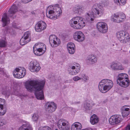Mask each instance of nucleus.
Instances as JSON below:
<instances>
[{
    "label": "nucleus",
    "mask_w": 130,
    "mask_h": 130,
    "mask_svg": "<svg viewBox=\"0 0 130 130\" xmlns=\"http://www.w3.org/2000/svg\"><path fill=\"white\" fill-rule=\"evenodd\" d=\"M108 68L114 71L122 70L124 69V67L120 63L114 62L110 64Z\"/></svg>",
    "instance_id": "nucleus-14"
},
{
    "label": "nucleus",
    "mask_w": 130,
    "mask_h": 130,
    "mask_svg": "<svg viewBox=\"0 0 130 130\" xmlns=\"http://www.w3.org/2000/svg\"><path fill=\"white\" fill-rule=\"evenodd\" d=\"M85 9L83 6L79 5L75 6L73 9V11L75 13L80 14Z\"/></svg>",
    "instance_id": "nucleus-24"
},
{
    "label": "nucleus",
    "mask_w": 130,
    "mask_h": 130,
    "mask_svg": "<svg viewBox=\"0 0 130 130\" xmlns=\"http://www.w3.org/2000/svg\"><path fill=\"white\" fill-rule=\"evenodd\" d=\"M29 69L32 72H38L41 67L39 63L36 60L31 61L29 64Z\"/></svg>",
    "instance_id": "nucleus-11"
},
{
    "label": "nucleus",
    "mask_w": 130,
    "mask_h": 130,
    "mask_svg": "<svg viewBox=\"0 0 130 130\" xmlns=\"http://www.w3.org/2000/svg\"><path fill=\"white\" fill-rule=\"evenodd\" d=\"M45 83V81L44 80L32 79L26 82L25 86L28 91H35V94L38 99L42 100L44 99L43 89Z\"/></svg>",
    "instance_id": "nucleus-1"
},
{
    "label": "nucleus",
    "mask_w": 130,
    "mask_h": 130,
    "mask_svg": "<svg viewBox=\"0 0 130 130\" xmlns=\"http://www.w3.org/2000/svg\"><path fill=\"white\" fill-rule=\"evenodd\" d=\"M55 130H58L57 129H56Z\"/></svg>",
    "instance_id": "nucleus-48"
},
{
    "label": "nucleus",
    "mask_w": 130,
    "mask_h": 130,
    "mask_svg": "<svg viewBox=\"0 0 130 130\" xmlns=\"http://www.w3.org/2000/svg\"><path fill=\"white\" fill-rule=\"evenodd\" d=\"M38 130H51V128L47 126L40 127Z\"/></svg>",
    "instance_id": "nucleus-37"
},
{
    "label": "nucleus",
    "mask_w": 130,
    "mask_h": 130,
    "mask_svg": "<svg viewBox=\"0 0 130 130\" xmlns=\"http://www.w3.org/2000/svg\"><path fill=\"white\" fill-rule=\"evenodd\" d=\"M96 26L99 31L101 33H104L107 31V25L105 23L102 22H98Z\"/></svg>",
    "instance_id": "nucleus-16"
},
{
    "label": "nucleus",
    "mask_w": 130,
    "mask_h": 130,
    "mask_svg": "<svg viewBox=\"0 0 130 130\" xmlns=\"http://www.w3.org/2000/svg\"><path fill=\"white\" fill-rule=\"evenodd\" d=\"M18 11L17 6L15 5H13L9 10L8 13L10 17H12Z\"/></svg>",
    "instance_id": "nucleus-28"
},
{
    "label": "nucleus",
    "mask_w": 130,
    "mask_h": 130,
    "mask_svg": "<svg viewBox=\"0 0 130 130\" xmlns=\"http://www.w3.org/2000/svg\"><path fill=\"white\" fill-rule=\"evenodd\" d=\"M97 58L96 55L91 54L89 55L86 59V61L88 64H93L97 62Z\"/></svg>",
    "instance_id": "nucleus-20"
},
{
    "label": "nucleus",
    "mask_w": 130,
    "mask_h": 130,
    "mask_svg": "<svg viewBox=\"0 0 130 130\" xmlns=\"http://www.w3.org/2000/svg\"><path fill=\"white\" fill-rule=\"evenodd\" d=\"M73 79L75 81H77L79 80H81V78L79 77L76 76H74L73 78Z\"/></svg>",
    "instance_id": "nucleus-39"
},
{
    "label": "nucleus",
    "mask_w": 130,
    "mask_h": 130,
    "mask_svg": "<svg viewBox=\"0 0 130 130\" xmlns=\"http://www.w3.org/2000/svg\"><path fill=\"white\" fill-rule=\"evenodd\" d=\"M76 67L74 66H73L71 67V69L73 70H74V69H75V70H76Z\"/></svg>",
    "instance_id": "nucleus-43"
},
{
    "label": "nucleus",
    "mask_w": 130,
    "mask_h": 130,
    "mask_svg": "<svg viewBox=\"0 0 130 130\" xmlns=\"http://www.w3.org/2000/svg\"><path fill=\"white\" fill-rule=\"evenodd\" d=\"M2 93L4 95H5L6 96H7L8 98L10 94V93L8 91L3 92H2Z\"/></svg>",
    "instance_id": "nucleus-40"
},
{
    "label": "nucleus",
    "mask_w": 130,
    "mask_h": 130,
    "mask_svg": "<svg viewBox=\"0 0 130 130\" xmlns=\"http://www.w3.org/2000/svg\"><path fill=\"white\" fill-rule=\"evenodd\" d=\"M32 12V14H35V13H34V12H33V13H32V12Z\"/></svg>",
    "instance_id": "nucleus-47"
},
{
    "label": "nucleus",
    "mask_w": 130,
    "mask_h": 130,
    "mask_svg": "<svg viewBox=\"0 0 130 130\" xmlns=\"http://www.w3.org/2000/svg\"><path fill=\"white\" fill-rule=\"evenodd\" d=\"M103 13V7L99 4H95L92 7V14L87 13L86 15V20L88 22L92 23L94 18L101 17Z\"/></svg>",
    "instance_id": "nucleus-2"
},
{
    "label": "nucleus",
    "mask_w": 130,
    "mask_h": 130,
    "mask_svg": "<svg viewBox=\"0 0 130 130\" xmlns=\"http://www.w3.org/2000/svg\"><path fill=\"white\" fill-rule=\"evenodd\" d=\"M113 83L111 80L104 79L102 80L99 83V89L102 93H105L109 90L112 87Z\"/></svg>",
    "instance_id": "nucleus-3"
},
{
    "label": "nucleus",
    "mask_w": 130,
    "mask_h": 130,
    "mask_svg": "<svg viewBox=\"0 0 130 130\" xmlns=\"http://www.w3.org/2000/svg\"><path fill=\"white\" fill-rule=\"evenodd\" d=\"M57 107L56 104L53 102L48 103L46 104L45 109L46 111L49 112H54Z\"/></svg>",
    "instance_id": "nucleus-19"
},
{
    "label": "nucleus",
    "mask_w": 130,
    "mask_h": 130,
    "mask_svg": "<svg viewBox=\"0 0 130 130\" xmlns=\"http://www.w3.org/2000/svg\"><path fill=\"white\" fill-rule=\"evenodd\" d=\"M32 0H22V1L24 3H26L30 2Z\"/></svg>",
    "instance_id": "nucleus-42"
},
{
    "label": "nucleus",
    "mask_w": 130,
    "mask_h": 130,
    "mask_svg": "<svg viewBox=\"0 0 130 130\" xmlns=\"http://www.w3.org/2000/svg\"><path fill=\"white\" fill-rule=\"evenodd\" d=\"M30 41V40H27L23 37L20 41V44L22 45H23L26 44Z\"/></svg>",
    "instance_id": "nucleus-32"
},
{
    "label": "nucleus",
    "mask_w": 130,
    "mask_h": 130,
    "mask_svg": "<svg viewBox=\"0 0 130 130\" xmlns=\"http://www.w3.org/2000/svg\"><path fill=\"white\" fill-rule=\"evenodd\" d=\"M70 24L71 27L76 29H81L85 25L84 20L78 17L72 18L70 21Z\"/></svg>",
    "instance_id": "nucleus-4"
},
{
    "label": "nucleus",
    "mask_w": 130,
    "mask_h": 130,
    "mask_svg": "<svg viewBox=\"0 0 130 130\" xmlns=\"http://www.w3.org/2000/svg\"><path fill=\"white\" fill-rule=\"evenodd\" d=\"M79 67V69L80 70V67L79 66V64H77V66H76V68H78V67Z\"/></svg>",
    "instance_id": "nucleus-44"
},
{
    "label": "nucleus",
    "mask_w": 130,
    "mask_h": 130,
    "mask_svg": "<svg viewBox=\"0 0 130 130\" xmlns=\"http://www.w3.org/2000/svg\"><path fill=\"white\" fill-rule=\"evenodd\" d=\"M57 125L60 130H68L70 127V125L68 121L62 119L58 120L57 123Z\"/></svg>",
    "instance_id": "nucleus-10"
},
{
    "label": "nucleus",
    "mask_w": 130,
    "mask_h": 130,
    "mask_svg": "<svg viewBox=\"0 0 130 130\" xmlns=\"http://www.w3.org/2000/svg\"><path fill=\"white\" fill-rule=\"evenodd\" d=\"M127 75L125 73L119 74L117 80V84L120 86L126 88L129 85V82L127 77Z\"/></svg>",
    "instance_id": "nucleus-6"
},
{
    "label": "nucleus",
    "mask_w": 130,
    "mask_h": 130,
    "mask_svg": "<svg viewBox=\"0 0 130 130\" xmlns=\"http://www.w3.org/2000/svg\"><path fill=\"white\" fill-rule=\"evenodd\" d=\"M82 128L81 124L78 122L74 123L71 126V130H81Z\"/></svg>",
    "instance_id": "nucleus-29"
},
{
    "label": "nucleus",
    "mask_w": 130,
    "mask_h": 130,
    "mask_svg": "<svg viewBox=\"0 0 130 130\" xmlns=\"http://www.w3.org/2000/svg\"><path fill=\"white\" fill-rule=\"evenodd\" d=\"M114 1L118 5L122 6L125 4L126 0H114Z\"/></svg>",
    "instance_id": "nucleus-31"
},
{
    "label": "nucleus",
    "mask_w": 130,
    "mask_h": 130,
    "mask_svg": "<svg viewBox=\"0 0 130 130\" xmlns=\"http://www.w3.org/2000/svg\"><path fill=\"white\" fill-rule=\"evenodd\" d=\"M32 119L34 122H37L39 118L38 115L37 114L34 113L32 116Z\"/></svg>",
    "instance_id": "nucleus-36"
},
{
    "label": "nucleus",
    "mask_w": 130,
    "mask_h": 130,
    "mask_svg": "<svg viewBox=\"0 0 130 130\" xmlns=\"http://www.w3.org/2000/svg\"><path fill=\"white\" fill-rule=\"evenodd\" d=\"M126 106H125L122 108V114L123 117H127L130 114V107H126Z\"/></svg>",
    "instance_id": "nucleus-25"
},
{
    "label": "nucleus",
    "mask_w": 130,
    "mask_h": 130,
    "mask_svg": "<svg viewBox=\"0 0 130 130\" xmlns=\"http://www.w3.org/2000/svg\"><path fill=\"white\" fill-rule=\"evenodd\" d=\"M99 121L98 116L95 114L93 115L90 118V122L91 124L94 125L97 123Z\"/></svg>",
    "instance_id": "nucleus-30"
},
{
    "label": "nucleus",
    "mask_w": 130,
    "mask_h": 130,
    "mask_svg": "<svg viewBox=\"0 0 130 130\" xmlns=\"http://www.w3.org/2000/svg\"><path fill=\"white\" fill-rule=\"evenodd\" d=\"M95 104L92 100L86 101L84 104V107L86 110H90L92 106L95 105Z\"/></svg>",
    "instance_id": "nucleus-21"
},
{
    "label": "nucleus",
    "mask_w": 130,
    "mask_h": 130,
    "mask_svg": "<svg viewBox=\"0 0 130 130\" xmlns=\"http://www.w3.org/2000/svg\"><path fill=\"white\" fill-rule=\"evenodd\" d=\"M116 36L121 43L126 44L129 41V35L127 32L122 31L117 32Z\"/></svg>",
    "instance_id": "nucleus-8"
},
{
    "label": "nucleus",
    "mask_w": 130,
    "mask_h": 130,
    "mask_svg": "<svg viewBox=\"0 0 130 130\" xmlns=\"http://www.w3.org/2000/svg\"><path fill=\"white\" fill-rule=\"evenodd\" d=\"M80 103V102H74V104H79Z\"/></svg>",
    "instance_id": "nucleus-45"
},
{
    "label": "nucleus",
    "mask_w": 130,
    "mask_h": 130,
    "mask_svg": "<svg viewBox=\"0 0 130 130\" xmlns=\"http://www.w3.org/2000/svg\"><path fill=\"white\" fill-rule=\"evenodd\" d=\"M6 45L5 42L4 40L0 41V47H5Z\"/></svg>",
    "instance_id": "nucleus-38"
},
{
    "label": "nucleus",
    "mask_w": 130,
    "mask_h": 130,
    "mask_svg": "<svg viewBox=\"0 0 130 130\" xmlns=\"http://www.w3.org/2000/svg\"><path fill=\"white\" fill-rule=\"evenodd\" d=\"M67 47L70 54H73L74 53L75 51V45L73 43H68L67 45Z\"/></svg>",
    "instance_id": "nucleus-26"
},
{
    "label": "nucleus",
    "mask_w": 130,
    "mask_h": 130,
    "mask_svg": "<svg viewBox=\"0 0 130 130\" xmlns=\"http://www.w3.org/2000/svg\"><path fill=\"white\" fill-rule=\"evenodd\" d=\"M13 74L14 77L20 78L23 77L26 74V71L25 69L24 68L19 69L16 68L13 72Z\"/></svg>",
    "instance_id": "nucleus-12"
},
{
    "label": "nucleus",
    "mask_w": 130,
    "mask_h": 130,
    "mask_svg": "<svg viewBox=\"0 0 130 130\" xmlns=\"http://www.w3.org/2000/svg\"><path fill=\"white\" fill-rule=\"evenodd\" d=\"M122 120L121 116L119 115H115L111 117L109 120V123L112 125L117 124Z\"/></svg>",
    "instance_id": "nucleus-13"
},
{
    "label": "nucleus",
    "mask_w": 130,
    "mask_h": 130,
    "mask_svg": "<svg viewBox=\"0 0 130 130\" xmlns=\"http://www.w3.org/2000/svg\"><path fill=\"white\" fill-rule=\"evenodd\" d=\"M9 21V19L7 15V13H4L2 18V21L3 23V27H4L6 26Z\"/></svg>",
    "instance_id": "nucleus-27"
},
{
    "label": "nucleus",
    "mask_w": 130,
    "mask_h": 130,
    "mask_svg": "<svg viewBox=\"0 0 130 130\" xmlns=\"http://www.w3.org/2000/svg\"><path fill=\"white\" fill-rule=\"evenodd\" d=\"M5 101L4 99L0 98V115H4L6 113V109L5 108L3 112L2 110L4 109V106H5Z\"/></svg>",
    "instance_id": "nucleus-23"
},
{
    "label": "nucleus",
    "mask_w": 130,
    "mask_h": 130,
    "mask_svg": "<svg viewBox=\"0 0 130 130\" xmlns=\"http://www.w3.org/2000/svg\"><path fill=\"white\" fill-rule=\"evenodd\" d=\"M34 54L37 56H41L45 51L46 46L43 43H39L35 45L33 47Z\"/></svg>",
    "instance_id": "nucleus-7"
},
{
    "label": "nucleus",
    "mask_w": 130,
    "mask_h": 130,
    "mask_svg": "<svg viewBox=\"0 0 130 130\" xmlns=\"http://www.w3.org/2000/svg\"><path fill=\"white\" fill-rule=\"evenodd\" d=\"M107 2V3H108V2Z\"/></svg>",
    "instance_id": "nucleus-49"
},
{
    "label": "nucleus",
    "mask_w": 130,
    "mask_h": 130,
    "mask_svg": "<svg viewBox=\"0 0 130 130\" xmlns=\"http://www.w3.org/2000/svg\"><path fill=\"white\" fill-rule=\"evenodd\" d=\"M79 67L78 68H76V70H70L69 72V74L72 75H75L77 74L79 72Z\"/></svg>",
    "instance_id": "nucleus-33"
},
{
    "label": "nucleus",
    "mask_w": 130,
    "mask_h": 130,
    "mask_svg": "<svg viewBox=\"0 0 130 130\" xmlns=\"http://www.w3.org/2000/svg\"><path fill=\"white\" fill-rule=\"evenodd\" d=\"M30 33L28 31H27L25 32L24 34L23 37L27 40H30Z\"/></svg>",
    "instance_id": "nucleus-35"
},
{
    "label": "nucleus",
    "mask_w": 130,
    "mask_h": 130,
    "mask_svg": "<svg viewBox=\"0 0 130 130\" xmlns=\"http://www.w3.org/2000/svg\"><path fill=\"white\" fill-rule=\"evenodd\" d=\"M46 23L42 21H39L35 25V29L38 32H40L46 29Z\"/></svg>",
    "instance_id": "nucleus-17"
},
{
    "label": "nucleus",
    "mask_w": 130,
    "mask_h": 130,
    "mask_svg": "<svg viewBox=\"0 0 130 130\" xmlns=\"http://www.w3.org/2000/svg\"><path fill=\"white\" fill-rule=\"evenodd\" d=\"M128 74L130 75V69L128 71Z\"/></svg>",
    "instance_id": "nucleus-46"
},
{
    "label": "nucleus",
    "mask_w": 130,
    "mask_h": 130,
    "mask_svg": "<svg viewBox=\"0 0 130 130\" xmlns=\"http://www.w3.org/2000/svg\"><path fill=\"white\" fill-rule=\"evenodd\" d=\"M73 37L74 39L79 42H82L85 39V36L81 31H77L74 34Z\"/></svg>",
    "instance_id": "nucleus-18"
},
{
    "label": "nucleus",
    "mask_w": 130,
    "mask_h": 130,
    "mask_svg": "<svg viewBox=\"0 0 130 130\" xmlns=\"http://www.w3.org/2000/svg\"><path fill=\"white\" fill-rule=\"evenodd\" d=\"M125 18V15L122 12L114 14L111 16L112 21L117 23L122 22Z\"/></svg>",
    "instance_id": "nucleus-9"
},
{
    "label": "nucleus",
    "mask_w": 130,
    "mask_h": 130,
    "mask_svg": "<svg viewBox=\"0 0 130 130\" xmlns=\"http://www.w3.org/2000/svg\"><path fill=\"white\" fill-rule=\"evenodd\" d=\"M6 124V122L2 120H0V127Z\"/></svg>",
    "instance_id": "nucleus-41"
},
{
    "label": "nucleus",
    "mask_w": 130,
    "mask_h": 130,
    "mask_svg": "<svg viewBox=\"0 0 130 130\" xmlns=\"http://www.w3.org/2000/svg\"><path fill=\"white\" fill-rule=\"evenodd\" d=\"M49 40L50 43L52 46H58L60 43V39L55 35H51L49 37Z\"/></svg>",
    "instance_id": "nucleus-15"
},
{
    "label": "nucleus",
    "mask_w": 130,
    "mask_h": 130,
    "mask_svg": "<svg viewBox=\"0 0 130 130\" xmlns=\"http://www.w3.org/2000/svg\"><path fill=\"white\" fill-rule=\"evenodd\" d=\"M81 77H80L81 79H82L85 82H87L89 79L88 76H86L85 74H81Z\"/></svg>",
    "instance_id": "nucleus-34"
},
{
    "label": "nucleus",
    "mask_w": 130,
    "mask_h": 130,
    "mask_svg": "<svg viewBox=\"0 0 130 130\" xmlns=\"http://www.w3.org/2000/svg\"><path fill=\"white\" fill-rule=\"evenodd\" d=\"M46 12V15L47 17L51 19H56L57 18V17L60 15L61 12V8L58 7L54 6Z\"/></svg>",
    "instance_id": "nucleus-5"
},
{
    "label": "nucleus",
    "mask_w": 130,
    "mask_h": 130,
    "mask_svg": "<svg viewBox=\"0 0 130 130\" xmlns=\"http://www.w3.org/2000/svg\"><path fill=\"white\" fill-rule=\"evenodd\" d=\"M23 122L24 123L20 127L19 130H32L31 125L29 122L24 121Z\"/></svg>",
    "instance_id": "nucleus-22"
}]
</instances>
